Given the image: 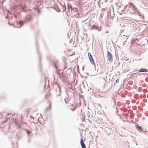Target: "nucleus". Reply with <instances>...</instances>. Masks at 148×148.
<instances>
[{
	"mask_svg": "<svg viewBox=\"0 0 148 148\" xmlns=\"http://www.w3.org/2000/svg\"><path fill=\"white\" fill-rule=\"evenodd\" d=\"M34 16V14H29L25 16L24 21H20L19 22H16L13 25L10 24L9 22L8 23L10 25H13L14 27L17 28H20L25 23L31 21L33 19Z\"/></svg>",
	"mask_w": 148,
	"mask_h": 148,
	"instance_id": "nucleus-1",
	"label": "nucleus"
},
{
	"mask_svg": "<svg viewBox=\"0 0 148 148\" xmlns=\"http://www.w3.org/2000/svg\"><path fill=\"white\" fill-rule=\"evenodd\" d=\"M129 6L130 8L133 9V10L134 11L133 12H136L138 11V10L137 9L136 6H135L132 3H130L129 4Z\"/></svg>",
	"mask_w": 148,
	"mask_h": 148,
	"instance_id": "nucleus-2",
	"label": "nucleus"
},
{
	"mask_svg": "<svg viewBox=\"0 0 148 148\" xmlns=\"http://www.w3.org/2000/svg\"><path fill=\"white\" fill-rule=\"evenodd\" d=\"M51 103L50 102H48L46 108V110L47 111L50 110L51 109Z\"/></svg>",
	"mask_w": 148,
	"mask_h": 148,
	"instance_id": "nucleus-3",
	"label": "nucleus"
},
{
	"mask_svg": "<svg viewBox=\"0 0 148 148\" xmlns=\"http://www.w3.org/2000/svg\"><path fill=\"white\" fill-rule=\"evenodd\" d=\"M107 56L108 59L110 60H112V54L109 52H108Z\"/></svg>",
	"mask_w": 148,
	"mask_h": 148,
	"instance_id": "nucleus-4",
	"label": "nucleus"
},
{
	"mask_svg": "<svg viewBox=\"0 0 148 148\" xmlns=\"http://www.w3.org/2000/svg\"><path fill=\"white\" fill-rule=\"evenodd\" d=\"M51 96V94L49 91L47 92L46 94L45 97V98L47 99H49Z\"/></svg>",
	"mask_w": 148,
	"mask_h": 148,
	"instance_id": "nucleus-5",
	"label": "nucleus"
},
{
	"mask_svg": "<svg viewBox=\"0 0 148 148\" xmlns=\"http://www.w3.org/2000/svg\"><path fill=\"white\" fill-rule=\"evenodd\" d=\"M136 128L138 130V131L140 132H142L143 129L142 128L141 126H139L138 125H136Z\"/></svg>",
	"mask_w": 148,
	"mask_h": 148,
	"instance_id": "nucleus-6",
	"label": "nucleus"
},
{
	"mask_svg": "<svg viewBox=\"0 0 148 148\" xmlns=\"http://www.w3.org/2000/svg\"><path fill=\"white\" fill-rule=\"evenodd\" d=\"M80 144L82 148H86L85 144L84 143L83 140L82 139L80 141Z\"/></svg>",
	"mask_w": 148,
	"mask_h": 148,
	"instance_id": "nucleus-7",
	"label": "nucleus"
},
{
	"mask_svg": "<svg viewBox=\"0 0 148 148\" xmlns=\"http://www.w3.org/2000/svg\"><path fill=\"white\" fill-rule=\"evenodd\" d=\"M99 27L98 26V27H97L96 26H95V25H93L92 27L90 29V30L93 29L95 30H97L98 29V31H100L101 29H99Z\"/></svg>",
	"mask_w": 148,
	"mask_h": 148,
	"instance_id": "nucleus-8",
	"label": "nucleus"
},
{
	"mask_svg": "<svg viewBox=\"0 0 148 148\" xmlns=\"http://www.w3.org/2000/svg\"><path fill=\"white\" fill-rule=\"evenodd\" d=\"M147 72L146 69H140L139 70V72Z\"/></svg>",
	"mask_w": 148,
	"mask_h": 148,
	"instance_id": "nucleus-9",
	"label": "nucleus"
},
{
	"mask_svg": "<svg viewBox=\"0 0 148 148\" xmlns=\"http://www.w3.org/2000/svg\"><path fill=\"white\" fill-rule=\"evenodd\" d=\"M20 6H22V8L23 9L24 7L25 8V5L23 3H22L21 4H20Z\"/></svg>",
	"mask_w": 148,
	"mask_h": 148,
	"instance_id": "nucleus-10",
	"label": "nucleus"
},
{
	"mask_svg": "<svg viewBox=\"0 0 148 148\" xmlns=\"http://www.w3.org/2000/svg\"><path fill=\"white\" fill-rule=\"evenodd\" d=\"M88 57L89 59H92V57L91 54L90 53H88Z\"/></svg>",
	"mask_w": 148,
	"mask_h": 148,
	"instance_id": "nucleus-11",
	"label": "nucleus"
},
{
	"mask_svg": "<svg viewBox=\"0 0 148 148\" xmlns=\"http://www.w3.org/2000/svg\"><path fill=\"white\" fill-rule=\"evenodd\" d=\"M90 60V61L91 62V63L92 64H94L95 63H94V60H93V58H92V59H89Z\"/></svg>",
	"mask_w": 148,
	"mask_h": 148,
	"instance_id": "nucleus-12",
	"label": "nucleus"
},
{
	"mask_svg": "<svg viewBox=\"0 0 148 148\" xmlns=\"http://www.w3.org/2000/svg\"><path fill=\"white\" fill-rule=\"evenodd\" d=\"M40 119H41L42 120H43L42 118L41 117H40V118H39L38 119V121L40 122V123L42 124V123H43V121H42V123H41V122L40 121Z\"/></svg>",
	"mask_w": 148,
	"mask_h": 148,
	"instance_id": "nucleus-13",
	"label": "nucleus"
},
{
	"mask_svg": "<svg viewBox=\"0 0 148 148\" xmlns=\"http://www.w3.org/2000/svg\"><path fill=\"white\" fill-rule=\"evenodd\" d=\"M25 130L26 131V132H27L28 134H29L31 133V132L30 131H29L28 130L26 129Z\"/></svg>",
	"mask_w": 148,
	"mask_h": 148,
	"instance_id": "nucleus-14",
	"label": "nucleus"
},
{
	"mask_svg": "<svg viewBox=\"0 0 148 148\" xmlns=\"http://www.w3.org/2000/svg\"><path fill=\"white\" fill-rule=\"evenodd\" d=\"M40 12V10L38 9V14H39Z\"/></svg>",
	"mask_w": 148,
	"mask_h": 148,
	"instance_id": "nucleus-15",
	"label": "nucleus"
},
{
	"mask_svg": "<svg viewBox=\"0 0 148 148\" xmlns=\"http://www.w3.org/2000/svg\"><path fill=\"white\" fill-rule=\"evenodd\" d=\"M119 79H117L116 80V82H119Z\"/></svg>",
	"mask_w": 148,
	"mask_h": 148,
	"instance_id": "nucleus-16",
	"label": "nucleus"
},
{
	"mask_svg": "<svg viewBox=\"0 0 148 148\" xmlns=\"http://www.w3.org/2000/svg\"><path fill=\"white\" fill-rule=\"evenodd\" d=\"M26 1H28L29 2H30L31 1V0H25Z\"/></svg>",
	"mask_w": 148,
	"mask_h": 148,
	"instance_id": "nucleus-17",
	"label": "nucleus"
},
{
	"mask_svg": "<svg viewBox=\"0 0 148 148\" xmlns=\"http://www.w3.org/2000/svg\"><path fill=\"white\" fill-rule=\"evenodd\" d=\"M34 10H36H36H37V8H36H36H34Z\"/></svg>",
	"mask_w": 148,
	"mask_h": 148,
	"instance_id": "nucleus-18",
	"label": "nucleus"
},
{
	"mask_svg": "<svg viewBox=\"0 0 148 148\" xmlns=\"http://www.w3.org/2000/svg\"><path fill=\"white\" fill-rule=\"evenodd\" d=\"M56 63L55 62L54 63V64H53V65H56Z\"/></svg>",
	"mask_w": 148,
	"mask_h": 148,
	"instance_id": "nucleus-19",
	"label": "nucleus"
},
{
	"mask_svg": "<svg viewBox=\"0 0 148 148\" xmlns=\"http://www.w3.org/2000/svg\"><path fill=\"white\" fill-rule=\"evenodd\" d=\"M0 2L2 4V2L0 1Z\"/></svg>",
	"mask_w": 148,
	"mask_h": 148,
	"instance_id": "nucleus-20",
	"label": "nucleus"
},
{
	"mask_svg": "<svg viewBox=\"0 0 148 148\" xmlns=\"http://www.w3.org/2000/svg\"><path fill=\"white\" fill-rule=\"evenodd\" d=\"M138 13L139 15H140L139 14V13H140L139 12H138Z\"/></svg>",
	"mask_w": 148,
	"mask_h": 148,
	"instance_id": "nucleus-21",
	"label": "nucleus"
}]
</instances>
